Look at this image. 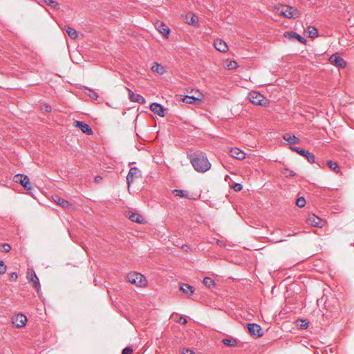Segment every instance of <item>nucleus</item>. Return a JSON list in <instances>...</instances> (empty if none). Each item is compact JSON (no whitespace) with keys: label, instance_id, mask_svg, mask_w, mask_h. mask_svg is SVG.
<instances>
[{"label":"nucleus","instance_id":"1","mask_svg":"<svg viewBox=\"0 0 354 354\" xmlns=\"http://www.w3.org/2000/svg\"><path fill=\"white\" fill-rule=\"evenodd\" d=\"M188 158L193 167L198 172L204 173L211 168V163L206 155L201 151L189 154Z\"/></svg>","mask_w":354,"mask_h":354},{"label":"nucleus","instance_id":"2","mask_svg":"<svg viewBox=\"0 0 354 354\" xmlns=\"http://www.w3.org/2000/svg\"><path fill=\"white\" fill-rule=\"evenodd\" d=\"M127 281L131 284L138 287H144L147 285V280L144 275L138 272H131L127 276Z\"/></svg>","mask_w":354,"mask_h":354},{"label":"nucleus","instance_id":"3","mask_svg":"<svg viewBox=\"0 0 354 354\" xmlns=\"http://www.w3.org/2000/svg\"><path fill=\"white\" fill-rule=\"evenodd\" d=\"M281 15L288 19H295L300 16V12L293 7L289 6H284L281 10Z\"/></svg>","mask_w":354,"mask_h":354},{"label":"nucleus","instance_id":"4","mask_svg":"<svg viewBox=\"0 0 354 354\" xmlns=\"http://www.w3.org/2000/svg\"><path fill=\"white\" fill-rule=\"evenodd\" d=\"M248 98L250 101L254 104L266 105V99L261 93L255 91H252L249 93Z\"/></svg>","mask_w":354,"mask_h":354},{"label":"nucleus","instance_id":"5","mask_svg":"<svg viewBox=\"0 0 354 354\" xmlns=\"http://www.w3.org/2000/svg\"><path fill=\"white\" fill-rule=\"evenodd\" d=\"M141 171L138 168L131 167L127 176L128 187H130L131 184L133 183L135 180L141 178Z\"/></svg>","mask_w":354,"mask_h":354},{"label":"nucleus","instance_id":"6","mask_svg":"<svg viewBox=\"0 0 354 354\" xmlns=\"http://www.w3.org/2000/svg\"><path fill=\"white\" fill-rule=\"evenodd\" d=\"M14 180L19 183L26 189L30 191L32 189L29 178L26 175L17 174L14 176Z\"/></svg>","mask_w":354,"mask_h":354},{"label":"nucleus","instance_id":"7","mask_svg":"<svg viewBox=\"0 0 354 354\" xmlns=\"http://www.w3.org/2000/svg\"><path fill=\"white\" fill-rule=\"evenodd\" d=\"M290 149L297 152L299 155L306 157L309 162H315V157L313 153L297 147H290Z\"/></svg>","mask_w":354,"mask_h":354},{"label":"nucleus","instance_id":"8","mask_svg":"<svg viewBox=\"0 0 354 354\" xmlns=\"http://www.w3.org/2000/svg\"><path fill=\"white\" fill-rule=\"evenodd\" d=\"M247 328L250 334L254 337H259L263 335L261 333V328L257 324L248 323L247 324Z\"/></svg>","mask_w":354,"mask_h":354},{"label":"nucleus","instance_id":"9","mask_svg":"<svg viewBox=\"0 0 354 354\" xmlns=\"http://www.w3.org/2000/svg\"><path fill=\"white\" fill-rule=\"evenodd\" d=\"M330 62L334 66L344 68L346 66V61L337 54H333L329 58Z\"/></svg>","mask_w":354,"mask_h":354},{"label":"nucleus","instance_id":"10","mask_svg":"<svg viewBox=\"0 0 354 354\" xmlns=\"http://www.w3.org/2000/svg\"><path fill=\"white\" fill-rule=\"evenodd\" d=\"M27 278L32 282V287L38 292L40 288V283L35 271L29 270L27 273Z\"/></svg>","mask_w":354,"mask_h":354},{"label":"nucleus","instance_id":"11","mask_svg":"<svg viewBox=\"0 0 354 354\" xmlns=\"http://www.w3.org/2000/svg\"><path fill=\"white\" fill-rule=\"evenodd\" d=\"M155 27L160 33H161L166 38H168L170 33V30L163 22L160 21H156L155 24Z\"/></svg>","mask_w":354,"mask_h":354},{"label":"nucleus","instance_id":"12","mask_svg":"<svg viewBox=\"0 0 354 354\" xmlns=\"http://www.w3.org/2000/svg\"><path fill=\"white\" fill-rule=\"evenodd\" d=\"M128 91L129 98L131 102H138L139 104H143L145 103V99L140 94L134 93L131 89L129 88H126Z\"/></svg>","mask_w":354,"mask_h":354},{"label":"nucleus","instance_id":"13","mask_svg":"<svg viewBox=\"0 0 354 354\" xmlns=\"http://www.w3.org/2000/svg\"><path fill=\"white\" fill-rule=\"evenodd\" d=\"M181 100L186 104H199L202 102L201 94L200 93L198 97L185 95L181 97Z\"/></svg>","mask_w":354,"mask_h":354},{"label":"nucleus","instance_id":"14","mask_svg":"<svg viewBox=\"0 0 354 354\" xmlns=\"http://www.w3.org/2000/svg\"><path fill=\"white\" fill-rule=\"evenodd\" d=\"M307 223L309 225H311L314 227H322L323 225V220L319 217L315 216V214L310 215L306 220Z\"/></svg>","mask_w":354,"mask_h":354},{"label":"nucleus","instance_id":"15","mask_svg":"<svg viewBox=\"0 0 354 354\" xmlns=\"http://www.w3.org/2000/svg\"><path fill=\"white\" fill-rule=\"evenodd\" d=\"M283 35L289 39H297L301 44H306V40L303 37L293 31L285 32Z\"/></svg>","mask_w":354,"mask_h":354},{"label":"nucleus","instance_id":"16","mask_svg":"<svg viewBox=\"0 0 354 354\" xmlns=\"http://www.w3.org/2000/svg\"><path fill=\"white\" fill-rule=\"evenodd\" d=\"M150 109L154 113L158 115L160 117H163L165 115V109L163 108L162 105L158 103H152L150 105Z\"/></svg>","mask_w":354,"mask_h":354},{"label":"nucleus","instance_id":"17","mask_svg":"<svg viewBox=\"0 0 354 354\" xmlns=\"http://www.w3.org/2000/svg\"><path fill=\"white\" fill-rule=\"evenodd\" d=\"M76 127H78L83 133L87 135H92L93 130L88 124L81 121H76Z\"/></svg>","mask_w":354,"mask_h":354},{"label":"nucleus","instance_id":"18","mask_svg":"<svg viewBox=\"0 0 354 354\" xmlns=\"http://www.w3.org/2000/svg\"><path fill=\"white\" fill-rule=\"evenodd\" d=\"M214 46L217 50L221 53H225L228 50V46L227 44L220 39H216L214 41Z\"/></svg>","mask_w":354,"mask_h":354},{"label":"nucleus","instance_id":"19","mask_svg":"<svg viewBox=\"0 0 354 354\" xmlns=\"http://www.w3.org/2000/svg\"><path fill=\"white\" fill-rule=\"evenodd\" d=\"M230 154L232 158L238 160H243L245 158V153L239 148H232Z\"/></svg>","mask_w":354,"mask_h":354},{"label":"nucleus","instance_id":"20","mask_svg":"<svg viewBox=\"0 0 354 354\" xmlns=\"http://www.w3.org/2000/svg\"><path fill=\"white\" fill-rule=\"evenodd\" d=\"M27 318L23 314H18L13 319L12 323L18 328L22 327L26 324Z\"/></svg>","mask_w":354,"mask_h":354},{"label":"nucleus","instance_id":"21","mask_svg":"<svg viewBox=\"0 0 354 354\" xmlns=\"http://www.w3.org/2000/svg\"><path fill=\"white\" fill-rule=\"evenodd\" d=\"M129 218L131 221L137 223H145V218L142 215H140V214H139L138 213L130 212L129 214Z\"/></svg>","mask_w":354,"mask_h":354},{"label":"nucleus","instance_id":"22","mask_svg":"<svg viewBox=\"0 0 354 354\" xmlns=\"http://www.w3.org/2000/svg\"><path fill=\"white\" fill-rule=\"evenodd\" d=\"M283 138L287 141L290 144H299L300 140L299 138L295 136V135H291L290 133H286L283 135Z\"/></svg>","mask_w":354,"mask_h":354},{"label":"nucleus","instance_id":"23","mask_svg":"<svg viewBox=\"0 0 354 354\" xmlns=\"http://www.w3.org/2000/svg\"><path fill=\"white\" fill-rule=\"evenodd\" d=\"M180 289L188 297L191 296L194 292V287L187 283H183Z\"/></svg>","mask_w":354,"mask_h":354},{"label":"nucleus","instance_id":"24","mask_svg":"<svg viewBox=\"0 0 354 354\" xmlns=\"http://www.w3.org/2000/svg\"><path fill=\"white\" fill-rule=\"evenodd\" d=\"M151 71L160 75H163L165 73H166L165 68L163 66L158 64L157 62H154L153 64L151 66Z\"/></svg>","mask_w":354,"mask_h":354},{"label":"nucleus","instance_id":"25","mask_svg":"<svg viewBox=\"0 0 354 354\" xmlns=\"http://www.w3.org/2000/svg\"><path fill=\"white\" fill-rule=\"evenodd\" d=\"M64 30H66V32H67L68 35L73 39H75L77 38L78 37V34H77V32L73 28L68 26H64Z\"/></svg>","mask_w":354,"mask_h":354},{"label":"nucleus","instance_id":"26","mask_svg":"<svg viewBox=\"0 0 354 354\" xmlns=\"http://www.w3.org/2000/svg\"><path fill=\"white\" fill-rule=\"evenodd\" d=\"M186 22L192 26H198V17L194 15H187L185 17Z\"/></svg>","mask_w":354,"mask_h":354},{"label":"nucleus","instance_id":"27","mask_svg":"<svg viewBox=\"0 0 354 354\" xmlns=\"http://www.w3.org/2000/svg\"><path fill=\"white\" fill-rule=\"evenodd\" d=\"M55 201L58 205H59L60 206H62L64 208H68V207L72 206V205L71 203H69L68 201H67L64 200V198H62L57 196H56V198L55 199Z\"/></svg>","mask_w":354,"mask_h":354},{"label":"nucleus","instance_id":"28","mask_svg":"<svg viewBox=\"0 0 354 354\" xmlns=\"http://www.w3.org/2000/svg\"><path fill=\"white\" fill-rule=\"evenodd\" d=\"M222 342L224 345L228 346H236L237 345L236 339L232 337L224 338L222 339Z\"/></svg>","mask_w":354,"mask_h":354},{"label":"nucleus","instance_id":"29","mask_svg":"<svg viewBox=\"0 0 354 354\" xmlns=\"http://www.w3.org/2000/svg\"><path fill=\"white\" fill-rule=\"evenodd\" d=\"M40 3L46 4L52 8H55V9L59 8V3L54 0H40Z\"/></svg>","mask_w":354,"mask_h":354},{"label":"nucleus","instance_id":"30","mask_svg":"<svg viewBox=\"0 0 354 354\" xmlns=\"http://www.w3.org/2000/svg\"><path fill=\"white\" fill-rule=\"evenodd\" d=\"M203 284L208 288L214 287V286H215L214 281L212 278L208 277H205L203 279Z\"/></svg>","mask_w":354,"mask_h":354},{"label":"nucleus","instance_id":"31","mask_svg":"<svg viewBox=\"0 0 354 354\" xmlns=\"http://www.w3.org/2000/svg\"><path fill=\"white\" fill-rule=\"evenodd\" d=\"M308 32L309 37L311 38H315L318 36V30L316 28L313 26H309Z\"/></svg>","mask_w":354,"mask_h":354},{"label":"nucleus","instance_id":"32","mask_svg":"<svg viewBox=\"0 0 354 354\" xmlns=\"http://www.w3.org/2000/svg\"><path fill=\"white\" fill-rule=\"evenodd\" d=\"M327 165L328 166L329 168H330L332 170L335 171L336 173L339 172V166L336 162H333L332 160H328L327 162Z\"/></svg>","mask_w":354,"mask_h":354},{"label":"nucleus","instance_id":"33","mask_svg":"<svg viewBox=\"0 0 354 354\" xmlns=\"http://www.w3.org/2000/svg\"><path fill=\"white\" fill-rule=\"evenodd\" d=\"M174 194L176 196H179L181 198L185 197L187 198L188 196V194L186 191L182 190V189H174L173 191Z\"/></svg>","mask_w":354,"mask_h":354},{"label":"nucleus","instance_id":"34","mask_svg":"<svg viewBox=\"0 0 354 354\" xmlns=\"http://www.w3.org/2000/svg\"><path fill=\"white\" fill-rule=\"evenodd\" d=\"M306 199L304 197L297 198L296 204L299 207H304L306 205Z\"/></svg>","mask_w":354,"mask_h":354},{"label":"nucleus","instance_id":"35","mask_svg":"<svg viewBox=\"0 0 354 354\" xmlns=\"http://www.w3.org/2000/svg\"><path fill=\"white\" fill-rule=\"evenodd\" d=\"M88 93L87 95L93 100H97L98 98L97 93L92 89L88 88Z\"/></svg>","mask_w":354,"mask_h":354},{"label":"nucleus","instance_id":"36","mask_svg":"<svg viewBox=\"0 0 354 354\" xmlns=\"http://www.w3.org/2000/svg\"><path fill=\"white\" fill-rule=\"evenodd\" d=\"M11 250V246L8 243H3L1 245L0 250L4 252H8Z\"/></svg>","mask_w":354,"mask_h":354},{"label":"nucleus","instance_id":"37","mask_svg":"<svg viewBox=\"0 0 354 354\" xmlns=\"http://www.w3.org/2000/svg\"><path fill=\"white\" fill-rule=\"evenodd\" d=\"M228 69H235L238 67V64L235 61H231L227 66Z\"/></svg>","mask_w":354,"mask_h":354},{"label":"nucleus","instance_id":"38","mask_svg":"<svg viewBox=\"0 0 354 354\" xmlns=\"http://www.w3.org/2000/svg\"><path fill=\"white\" fill-rule=\"evenodd\" d=\"M6 266L4 264L3 261H0V274H3L6 271Z\"/></svg>","mask_w":354,"mask_h":354},{"label":"nucleus","instance_id":"39","mask_svg":"<svg viewBox=\"0 0 354 354\" xmlns=\"http://www.w3.org/2000/svg\"><path fill=\"white\" fill-rule=\"evenodd\" d=\"M301 324H298V326L300 329H306L308 327V323L304 320H301Z\"/></svg>","mask_w":354,"mask_h":354},{"label":"nucleus","instance_id":"40","mask_svg":"<svg viewBox=\"0 0 354 354\" xmlns=\"http://www.w3.org/2000/svg\"><path fill=\"white\" fill-rule=\"evenodd\" d=\"M133 351V350L132 348L127 346L122 350V354H131Z\"/></svg>","mask_w":354,"mask_h":354},{"label":"nucleus","instance_id":"41","mask_svg":"<svg viewBox=\"0 0 354 354\" xmlns=\"http://www.w3.org/2000/svg\"><path fill=\"white\" fill-rule=\"evenodd\" d=\"M233 189L236 192H239L243 189V186L240 183H235L234 185L233 186Z\"/></svg>","mask_w":354,"mask_h":354},{"label":"nucleus","instance_id":"42","mask_svg":"<svg viewBox=\"0 0 354 354\" xmlns=\"http://www.w3.org/2000/svg\"><path fill=\"white\" fill-rule=\"evenodd\" d=\"M182 354H195V353L189 348H183L182 349Z\"/></svg>","mask_w":354,"mask_h":354},{"label":"nucleus","instance_id":"43","mask_svg":"<svg viewBox=\"0 0 354 354\" xmlns=\"http://www.w3.org/2000/svg\"><path fill=\"white\" fill-rule=\"evenodd\" d=\"M286 171L287 173H284V174L288 176H294L295 175V173L292 170L286 169Z\"/></svg>","mask_w":354,"mask_h":354},{"label":"nucleus","instance_id":"44","mask_svg":"<svg viewBox=\"0 0 354 354\" xmlns=\"http://www.w3.org/2000/svg\"><path fill=\"white\" fill-rule=\"evenodd\" d=\"M17 278V272H12L10 274V279H12V280H16Z\"/></svg>","mask_w":354,"mask_h":354},{"label":"nucleus","instance_id":"45","mask_svg":"<svg viewBox=\"0 0 354 354\" xmlns=\"http://www.w3.org/2000/svg\"><path fill=\"white\" fill-rule=\"evenodd\" d=\"M179 322L183 324H186L187 323V321L185 317H180L179 319Z\"/></svg>","mask_w":354,"mask_h":354},{"label":"nucleus","instance_id":"46","mask_svg":"<svg viewBox=\"0 0 354 354\" xmlns=\"http://www.w3.org/2000/svg\"><path fill=\"white\" fill-rule=\"evenodd\" d=\"M45 111H46V112H50V111H51V106H49V105H46V106Z\"/></svg>","mask_w":354,"mask_h":354},{"label":"nucleus","instance_id":"47","mask_svg":"<svg viewBox=\"0 0 354 354\" xmlns=\"http://www.w3.org/2000/svg\"><path fill=\"white\" fill-rule=\"evenodd\" d=\"M182 248H183L184 250L187 251V250L189 249V246H188V245H183L182 246Z\"/></svg>","mask_w":354,"mask_h":354},{"label":"nucleus","instance_id":"48","mask_svg":"<svg viewBox=\"0 0 354 354\" xmlns=\"http://www.w3.org/2000/svg\"><path fill=\"white\" fill-rule=\"evenodd\" d=\"M95 180H99V178H97V177L95 178Z\"/></svg>","mask_w":354,"mask_h":354},{"label":"nucleus","instance_id":"49","mask_svg":"<svg viewBox=\"0 0 354 354\" xmlns=\"http://www.w3.org/2000/svg\"><path fill=\"white\" fill-rule=\"evenodd\" d=\"M95 180H99V178H97V177L95 178Z\"/></svg>","mask_w":354,"mask_h":354}]
</instances>
